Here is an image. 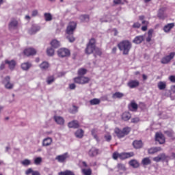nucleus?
<instances>
[{
    "instance_id": "423d86ee",
    "label": "nucleus",
    "mask_w": 175,
    "mask_h": 175,
    "mask_svg": "<svg viewBox=\"0 0 175 175\" xmlns=\"http://www.w3.org/2000/svg\"><path fill=\"white\" fill-rule=\"evenodd\" d=\"M57 54L62 58L69 57L70 55V51L68 49L62 48L57 51Z\"/></svg>"
},
{
    "instance_id": "680f3d73",
    "label": "nucleus",
    "mask_w": 175,
    "mask_h": 175,
    "mask_svg": "<svg viewBox=\"0 0 175 175\" xmlns=\"http://www.w3.org/2000/svg\"><path fill=\"white\" fill-rule=\"evenodd\" d=\"M70 90H75L76 88V85L75 83H71L69 85Z\"/></svg>"
},
{
    "instance_id": "e433bc0d",
    "label": "nucleus",
    "mask_w": 175,
    "mask_h": 175,
    "mask_svg": "<svg viewBox=\"0 0 175 175\" xmlns=\"http://www.w3.org/2000/svg\"><path fill=\"white\" fill-rule=\"evenodd\" d=\"M174 27V23H169L164 27V31L165 32H170V29Z\"/></svg>"
},
{
    "instance_id": "c03bdc74",
    "label": "nucleus",
    "mask_w": 175,
    "mask_h": 175,
    "mask_svg": "<svg viewBox=\"0 0 175 175\" xmlns=\"http://www.w3.org/2000/svg\"><path fill=\"white\" fill-rule=\"evenodd\" d=\"M82 173L84 175H91V174H92V170H91V168L82 169Z\"/></svg>"
},
{
    "instance_id": "5fc2aeb1",
    "label": "nucleus",
    "mask_w": 175,
    "mask_h": 175,
    "mask_svg": "<svg viewBox=\"0 0 175 175\" xmlns=\"http://www.w3.org/2000/svg\"><path fill=\"white\" fill-rule=\"evenodd\" d=\"M41 162H42V159L40 157H37L34 160L35 165H40Z\"/></svg>"
},
{
    "instance_id": "79ce46f5",
    "label": "nucleus",
    "mask_w": 175,
    "mask_h": 175,
    "mask_svg": "<svg viewBox=\"0 0 175 175\" xmlns=\"http://www.w3.org/2000/svg\"><path fill=\"white\" fill-rule=\"evenodd\" d=\"M117 167L118 170H122V172H126V167L121 163H118Z\"/></svg>"
},
{
    "instance_id": "cd10ccee",
    "label": "nucleus",
    "mask_w": 175,
    "mask_h": 175,
    "mask_svg": "<svg viewBox=\"0 0 175 175\" xmlns=\"http://www.w3.org/2000/svg\"><path fill=\"white\" fill-rule=\"evenodd\" d=\"M137 104L135 102H131L129 105V109L131 110V111H136V110H137Z\"/></svg>"
},
{
    "instance_id": "412c9836",
    "label": "nucleus",
    "mask_w": 175,
    "mask_h": 175,
    "mask_svg": "<svg viewBox=\"0 0 175 175\" xmlns=\"http://www.w3.org/2000/svg\"><path fill=\"white\" fill-rule=\"evenodd\" d=\"M133 146L134 148L138 150L139 148H142L143 147V142L142 140H135L133 142Z\"/></svg>"
},
{
    "instance_id": "2eb2a0df",
    "label": "nucleus",
    "mask_w": 175,
    "mask_h": 175,
    "mask_svg": "<svg viewBox=\"0 0 175 175\" xmlns=\"http://www.w3.org/2000/svg\"><path fill=\"white\" fill-rule=\"evenodd\" d=\"M99 154V149L92 147L88 152V155L91 158H94V157H96Z\"/></svg>"
},
{
    "instance_id": "bb28decb",
    "label": "nucleus",
    "mask_w": 175,
    "mask_h": 175,
    "mask_svg": "<svg viewBox=\"0 0 175 175\" xmlns=\"http://www.w3.org/2000/svg\"><path fill=\"white\" fill-rule=\"evenodd\" d=\"M157 17H159L160 20L165 19V8L159 9V12L157 14Z\"/></svg>"
},
{
    "instance_id": "72a5a7b5",
    "label": "nucleus",
    "mask_w": 175,
    "mask_h": 175,
    "mask_svg": "<svg viewBox=\"0 0 175 175\" xmlns=\"http://www.w3.org/2000/svg\"><path fill=\"white\" fill-rule=\"evenodd\" d=\"M49 66H50V65L46 62H43L40 65V69H42V70H46L49 69Z\"/></svg>"
},
{
    "instance_id": "e2e57ef3",
    "label": "nucleus",
    "mask_w": 175,
    "mask_h": 175,
    "mask_svg": "<svg viewBox=\"0 0 175 175\" xmlns=\"http://www.w3.org/2000/svg\"><path fill=\"white\" fill-rule=\"evenodd\" d=\"M31 16H32L33 17H36V16H38V10H33V11L32 12Z\"/></svg>"
},
{
    "instance_id": "c756f323",
    "label": "nucleus",
    "mask_w": 175,
    "mask_h": 175,
    "mask_svg": "<svg viewBox=\"0 0 175 175\" xmlns=\"http://www.w3.org/2000/svg\"><path fill=\"white\" fill-rule=\"evenodd\" d=\"M123 96L124 94L120 92H116L112 95L113 99H121V98H123Z\"/></svg>"
},
{
    "instance_id": "a878e982",
    "label": "nucleus",
    "mask_w": 175,
    "mask_h": 175,
    "mask_svg": "<svg viewBox=\"0 0 175 175\" xmlns=\"http://www.w3.org/2000/svg\"><path fill=\"white\" fill-rule=\"evenodd\" d=\"M5 64L8 65L9 68L11 70H13L14 68H16V61L14 60H5Z\"/></svg>"
},
{
    "instance_id": "bf43d9fd",
    "label": "nucleus",
    "mask_w": 175,
    "mask_h": 175,
    "mask_svg": "<svg viewBox=\"0 0 175 175\" xmlns=\"http://www.w3.org/2000/svg\"><path fill=\"white\" fill-rule=\"evenodd\" d=\"M114 5H121L122 0H113Z\"/></svg>"
},
{
    "instance_id": "864d4df0",
    "label": "nucleus",
    "mask_w": 175,
    "mask_h": 175,
    "mask_svg": "<svg viewBox=\"0 0 175 175\" xmlns=\"http://www.w3.org/2000/svg\"><path fill=\"white\" fill-rule=\"evenodd\" d=\"M112 158L113 159H115V161H117V159L120 158V153H118V152H113L112 154Z\"/></svg>"
},
{
    "instance_id": "f3484780",
    "label": "nucleus",
    "mask_w": 175,
    "mask_h": 175,
    "mask_svg": "<svg viewBox=\"0 0 175 175\" xmlns=\"http://www.w3.org/2000/svg\"><path fill=\"white\" fill-rule=\"evenodd\" d=\"M159 151H162L161 147H152L148 150V154L152 155L157 154V152H159Z\"/></svg>"
},
{
    "instance_id": "c9c22d12",
    "label": "nucleus",
    "mask_w": 175,
    "mask_h": 175,
    "mask_svg": "<svg viewBox=\"0 0 175 175\" xmlns=\"http://www.w3.org/2000/svg\"><path fill=\"white\" fill-rule=\"evenodd\" d=\"M31 66H32V65L28 62L23 63L21 64V68H22L23 70H28V69H29V68H31Z\"/></svg>"
},
{
    "instance_id": "49530a36",
    "label": "nucleus",
    "mask_w": 175,
    "mask_h": 175,
    "mask_svg": "<svg viewBox=\"0 0 175 175\" xmlns=\"http://www.w3.org/2000/svg\"><path fill=\"white\" fill-rule=\"evenodd\" d=\"M164 133L167 135L168 137H173L174 135V131H173V130H168V131H164Z\"/></svg>"
},
{
    "instance_id": "1a4fd4ad",
    "label": "nucleus",
    "mask_w": 175,
    "mask_h": 175,
    "mask_svg": "<svg viewBox=\"0 0 175 175\" xmlns=\"http://www.w3.org/2000/svg\"><path fill=\"white\" fill-rule=\"evenodd\" d=\"M69 158V154L66 152L63 154L58 155L55 157L56 161H59L60 163H64L66 162V159Z\"/></svg>"
},
{
    "instance_id": "6e6552de",
    "label": "nucleus",
    "mask_w": 175,
    "mask_h": 175,
    "mask_svg": "<svg viewBox=\"0 0 175 175\" xmlns=\"http://www.w3.org/2000/svg\"><path fill=\"white\" fill-rule=\"evenodd\" d=\"M3 83L5 85V88L7 90H13L14 85L10 83V77L9 76L5 77L3 81Z\"/></svg>"
},
{
    "instance_id": "4d7b16f0",
    "label": "nucleus",
    "mask_w": 175,
    "mask_h": 175,
    "mask_svg": "<svg viewBox=\"0 0 175 175\" xmlns=\"http://www.w3.org/2000/svg\"><path fill=\"white\" fill-rule=\"evenodd\" d=\"M139 121H140V119H139V118H134L131 119V122H133V124H137Z\"/></svg>"
},
{
    "instance_id": "8fccbe9b",
    "label": "nucleus",
    "mask_w": 175,
    "mask_h": 175,
    "mask_svg": "<svg viewBox=\"0 0 175 175\" xmlns=\"http://www.w3.org/2000/svg\"><path fill=\"white\" fill-rule=\"evenodd\" d=\"M158 88L160 90H165V88H166V83H165L164 82L160 81L158 83Z\"/></svg>"
},
{
    "instance_id": "2f4dec72",
    "label": "nucleus",
    "mask_w": 175,
    "mask_h": 175,
    "mask_svg": "<svg viewBox=\"0 0 175 175\" xmlns=\"http://www.w3.org/2000/svg\"><path fill=\"white\" fill-rule=\"evenodd\" d=\"M142 164L144 165V166L151 165V159L148 157L144 158L142 161Z\"/></svg>"
},
{
    "instance_id": "3c124183",
    "label": "nucleus",
    "mask_w": 175,
    "mask_h": 175,
    "mask_svg": "<svg viewBox=\"0 0 175 175\" xmlns=\"http://www.w3.org/2000/svg\"><path fill=\"white\" fill-rule=\"evenodd\" d=\"M104 138L105 139L106 142L108 143H110L111 142V135L109 134V133H107L104 135Z\"/></svg>"
},
{
    "instance_id": "ddd939ff",
    "label": "nucleus",
    "mask_w": 175,
    "mask_h": 175,
    "mask_svg": "<svg viewBox=\"0 0 175 175\" xmlns=\"http://www.w3.org/2000/svg\"><path fill=\"white\" fill-rule=\"evenodd\" d=\"M127 85L129 88H137V87H139L140 85V82L137 80H130L127 83Z\"/></svg>"
},
{
    "instance_id": "a19ab883",
    "label": "nucleus",
    "mask_w": 175,
    "mask_h": 175,
    "mask_svg": "<svg viewBox=\"0 0 175 175\" xmlns=\"http://www.w3.org/2000/svg\"><path fill=\"white\" fill-rule=\"evenodd\" d=\"M90 103L92 106L99 105V103H100V100L99 98H93L90 100Z\"/></svg>"
},
{
    "instance_id": "052dcab7",
    "label": "nucleus",
    "mask_w": 175,
    "mask_h": 175,
    "mask_svg": "<svg viewBox=\"0 0 175 175\" xmlns=\"http://www.w3.org/2000/svg\"><path fill=\"white\" fill-rule=\"evenodd\" d=\"M170 81H172V83H175V76L174 75H171L169 77Z\"/></svg>"
},
{
    "instance_id": "9b49d317",
    "label": "nucleus",
    "mask_w": 175,
    "mask_h": 175,
    "mask_svg": "<svg viewBox=\"0 0 175 175\" xmlns=\"http://www.w3.org/2000/svg\"><path fill=\"white\" fill-rule=\"evenodd\" d=\"M18 27V21L16 19H12L9 23L8 28L10 31H13V29H17Z\"/></svg>"
},
{
    "instance_id": "4be33fe9",
    "label": "nucleus",
    "mask_w": 175,
    "mask_h": 175,
    "mask_svg": "<svg viewBox=\"0 0 175 175\" xmlns=\"http://www.w3.org/2000/svg\"><path fill=\"white\" fill-rule=\"evenodd\" d=\"M40 31V26H38V25H33L31 27V28L30 29V30L29 31V33H30V35H33L35 34L36 32Z\"/></svg>"
},
{
    "instance_id": "20e7f679",
    "label": "nucleus",
    "mask_w": 175,
    "mask_h": 175,
    "mask_svg": "<svg viewBox=\"0 0 175 175\" xmlns=\"http://www.w3.org/2000/svg\"><path fill=\"white\" fill-rule=\"evenodd\" d=\"M96 47V40L92 38L90 40L85 49V54H92Z\"/></svg>"
},
{
    "instance_id": "f257e3e1",
    "label": "nucleus",
    "mask_w": 175,
    "mask_h": 175,
    "mask_svg": "<svg viewBox=\"0 0 175 175\" xmlns=\"http://www.w3.org/2000/svg\"><path fill=\"white\" fill-rule=\"evenodd\" d=\"M77 24L75 22H71L68 25L66 30V38L70 43H73L76 39L73 36L75 29H76Z\"/></svg>"
},
{
    "instance_id": "b1692460",
    "label": "nucleus",
    "mask_w": 175,
    "mask_h": 175,
    "mask_svg": "<svg viewBox=\"0 0 175 175\" xmlns=\"http://www.w3.org/2000/svg\"><path fill=\"white\" fill-rule=\"evenodd\" d=\"M132 117V115L129 112H124L122 114V120L123 121H129Z\"/></svg>"
},
{
    "instance_id": "f704fd0d",
    "label": "nucleus",
    "mask_w": 175,
    "mask_h": 175,
    "mask_svg": "<svg viewBox=\"0 0 175 175\" xmlns=\"http://www.w3.org/2000/svg\"><path fill=\"white\" fill-rule=\"evenodd\" d=\"M75 136L77 137H79V139H81V137H83V136H84V131H83V129L77 130L75 132Z\"/></svg>"
},
{
    "instance_id": "a211bd4d",
    "label": "nucleus",
    "mask_w": 175,
    "mask_h": 175,
    "mask_svg": "<svg viewBox=\"0 0 175 175\" xmlns=\"http://www.w3.org/2000/svg\"><path fill=\"white\" fill-rule=\"evenodd\" d=\"M52 143H53V138L48 137L43 139L42 147H49V146H51Z\"/></svg>"
},
{
    "instance_id": "9d476101",
    "label": "nucleus",
    "mask_w": 175,
    "mask_h": 175,
    "mask_svg": "<svg viewBox=\"0 0 175 175\" xmlns=\"http://www.w3.org/2000/svg\"><path fill=\"white\" fill-rule=\"evenodd\" d=\"M167 158H169V157L166 156L165 153H161L159 154L157 157H154L153 161L154 162H161V161L162 162H165V161L167 159Z\"/></svg>"
},
{
    "instance_id": "c85d7f7f",
    "label": "nucleus",
    "mask_w": 175,
    "mask_h": 175,
    "mask_svg": "<svg viewBox=\"0 0 175 175\" xmlns=\"http://www.w3.org/2000/svg\"><path fill=\"white\" fill-rule=\"evenodd\" d=\"M130 166H132V167H134L135 169L139 167L140 166V164L135 159H133L129 161Z\"/></svg>"
},
{
    "instance_id": "58836bf2",
    "label": "nucleus",
    "mask_w": 175,
    "mask_h": 175,
    "mask_svg": "<svg viewBox=\"0 0 175 175\" xmlns=\"http://www.w3.org/2000/svg\"><path fill=\"white\" fill-rule=\"evenodd\" d=\"M44 18L45 21H51V20H53V15L50 13L46 12L44 14Z\"/></svg>"
},
{
    "instance_id": "37998d69",
    "label": "nucleus",
    "mask_w": 175,
    "mask_h": 175,
    "mask_svg": "<svg viewBox=\"0 0 175 175\" xmlns=\"http://www.w3.org/2000/svg\"><path fill=\"white\" fill-rule=\"evenodd\" d=\"M59 175H75V172L70 170H66L59 172Z\"/></svg>"
},
{
    "instance_id": "dca6fc26",
    "label": "nucleus",
    "mask_w": 175,
    "mask_h": 175,
    "mask_svg": "<svg viewBox=\"0 0 175 175\" xmlns=\"http://www.w3.org/2000/svg\"><path fill=\"white\" fill-rule=\"evenodd\" d=\"M25 55L29 57V55H35L36 54V50L33 48H28L24 51Z\"/></svg>"
},
{
    "instance_id": "a18cd8bd",
    "label": "nucleus",
    "mask_w": 175,
    "mask_h": 175,
    "mask_svg": "<svg viewBox=\"0 0 175 175\" xmlns=\"http://www.w3.org/2000/svg\"><path fill=\"white\" fill-rule=\"evenodd\" d=\"M87 74V69L80 68L78 70V75L79 76H84V75Z\"/></svg>"
},
{
    "instance_id": "393cba45",
    "label": "nucleus",
    "mask_w": 175,
    "mask_h": 175,
    "mask_svg": "<svg viewBox=\"0 0 175 175\" xmlns=\"http://www.w3.org/2000/svg\"><path fill=\"white\" fill-rule=\"evenodd\" d=\"M91 134L93 136L94 139H95V140H96V142L99 143L100 140H99V137H98V129H92L91 130Z\"/></svg>"
},
{
    "instance_id": "13d9d810",
    "label": "nucleus",
    "mask_w": 175,
    "mask_h": 175,
    "mask_svg": "<svg viewBox=\"0 0 175 175\" xmlns=\"http://www.w3.org/2000/svg\"><path fill=\"white\" fill-rule=\"evenodd\" d=\"M33 173V170H32V168H29L27 170H26L25 172V174L28 175V174H32Z\"/></svg>"
},
{
    "instance_id": "39448f33",
    "label": "nucleus",
    "mask_w": 175,
    "mask_h": 175,
    "mask_svg": "<svg viewBox=\"0 0 175 175\" xmlns=\"http://www.w3.org/2000/svg\"><path fill=\"white\" fill-rule=\"evenodd\" d=\"M74 83L77 84H88L90 83V79L84 76H79L74 78Z\"/></svg>"
},
{
    "instance_id": "4468645a",
    "label": "nucleus",
    "mask_w": 175,
    "mask_h": 175,
    "mask_svg": "<svg viewBox=\"0 0 175 175\" xmlns=\"http://www.w3.org/2000/svg\"><path fill=\"white\" fill-rule=\"evenodd\" d=\"M54 121L57 124V125H64L65 124V119L59 116H55L53 117Z\"/></svg>"
},
{
    "instance_id": "6ab92c4d",
    "label": "nucleus",
    "mask_w": 175,
    "mask_h": 175,
    "mask_svg": "<svg viewBox=\"0 0 175 175\" xmlns=\"http://www.w3.org/2000/svg\"><path fill=\"white\" fill-rule=\"evenodd\" d=\"M68 128H73L74 129H77L80 126L79 124V121L77 120H72L68 124Z\"/></svg>"
},
{
    "instance_id": "f03ea898",
    "label": "nucleus",
    "mask_w": 175,
    "mask_h": 175,
    "mask_svg": "<svg viewBox=\"0 0 175 175\" xmlns=\"http://www.w3.org/2000/svg\"><path fill=\"white\" fill-rule=\"evenodd\" d=\"M118 47L120 51H123L124 55H128L132 49V44L129 40H123L118 44Z\"/></svg>"
},
{
    "instance_id": "4c0bfd02",
    "label": "nucleus",
    "mask_w": 175,
    "mask_h": 175,
    "mask_svg": "<svg viewBox=\"0 0 175 175\" xmlns=\"http://www.w3.org/2000/svg\"><path fill=\"white\" fill-rule=\"evenodd\" d=\"M51 44L53 49H58L60 46L59 42L57 40H52Z\"/></svg>"
},
{
    "instance_id": "473e14b6",
    "label": "nucleus",
    "mask_w": 175,
    "mask_h": 175,
    "mask_svg": "<svg viewBox=\"0 0 175 175\" xmlns=\"http://www.w3.org/2000/svg\"><path fill=\"white\" fill-rule=\"evenodd\" d=\"M152 33H154V29H149L148 31V37L146 38V42H151V39H152Z\"/></svg>"
},
{
    "instance_id": "7ed1b4c3",
    "label": "nucleus",
    "mask_w": 175,
    "mask_h": 175,
    "mask_svg": "<svg viewBox=\"0 0 175 175\" xmlns=\"http://www.w3.org/2000/svg\"><path fill=\"white\" fill-rule=\"evenodd\" d=\"M114 132L118 139H122V137L129 135V132H131V127H124L122 130L119 128H116Z\"/></svg>"
},
{
    "instance_id": "603ef678",
    "label": "nucleus",
    "mask_w": 175,
    "mask_h": 175,
    "mask_svg": "<svg viewBox=\"0 0 175 175\" xmlns=\"http://www.w3.org/2000/svg\"><path fill=\"white\" fill-rule=\"evenodd\" d=\"M47 55H49V57H51L54 55V49L53 48H49L46 50Z\"/></svg>"
},
{
    "instance_id": "69168bd1",
    "label": "nucleus",
    "mask_w": 175,
    "mask_h": 175,
    "mask_svg": "<svg viewBox=\"0 0 175 175\" xmlns=\"http://www.w3.org/2000/svg\"><path fill=\"white\" fill-rule=\"evenodd\" d=\"M142 24H143V25L147 26L149 24V23H148V21L144 20V21H142Z\"/></svg>"
},
{
    "instance_id": "f8f14e48",
    "label": "nucleus",
    "mask_w": 175,
    "mask_h": 175,
    "mask_svg": "<svg viewBox=\"0 0 175 175\" xmlns=\"http://www.w3.org/2000/svg\"><path fill=\"white\" fill-rule=\"evenodd\" d=\"M135 153H133V152H122L120 154V159L124 161V159H128V158H131V157H133Z\"/></svg>"
},
{
    "instance_id": "5701e85b",
    "label": "nucleus",
    "mask_w": 175,
    "mask_h": 175,
    "mask_svg": "<svg viewBox=\"0 0 175 175\" xmlns=\"http://www.w3.org/2000/svg\"><path fill=\"white\" fill-rule=\"evenodd\" d=\"M144 40V36H136L134 40H133V43H135V44H140Z\"/></svg>"
},
{
    "instance_id": "0eeeda50",
    "label": "nucleus",
    "mask_w": 175,
    "mask_h": 175,
    "mask_svg": "<svg viewBox=\"0 0 175 175\" xmlns=\"http://www.w3.org/2000/svg\"><path fill=\"white\" fill-rule=\"evenodd\" d=\"M175 57V52H172L170 53V55L165 56L161 59V64H169L172 59H173Z\"/></svg>"
},
{
    "instance_id": "7c9ffc66",
    "label": "nucleus",
    "mask_w": 175,
    "mask_h": 175,
    "mask_svg": "<svg viewBox=\"0 0 175 175\" xmlns=\"http://www.w3.org/2000/svg\"><path fill=\"white\" fill-rule=\"evenodd\" d=\"M79 19L81 23H88L90 21V16L88 15H81Z\"/></svg>"
},
{
    "instance_id": "774afa93",
    "label": "nucleus",
    "mask_w": 175,
    "mask_h": 175,
    "mask_svg": "<svg viewBox=\"0 0 175 175\" xmlns=\"http://www.w3.org/2000/svg\"><path fill=\"white\" fill-rule=\"evenodd\" d=\"M142 31H147V25H144L142 27Z\"/></svg>"
},
{
    "instance_id": "aec40b11",
    "label": "nucleus",
    "mask_w": 175,
    "mask_h": 175,
    "mask_svg": "<svg viewBox=\"0 0 175 175\" xmlns=\"http://www.w3.org/2000/svg\"><path fill=\"white\" fill-rule=\"evenodd\" d=\"M156 141L159 142V144H163L165 143V136L161 133H156Z\"/></svg>"
},
{
    "instance_id": "09e8293b",
    "label": "nucleus",
    "mask_w": 175,
    "mask_h": 175,
    "mask_svg": "<svg viewBox=\"0 0 175 175\" xmlns=\"http://www.w3.org/2000/svg\"><path fill=\"white\" fill-rule=\"evenodd\" d=\"M21 164L23 166H29V165H31V160L26 159L21 161Z\"/></svg>"
},
{
    "instance_id": "ea45409f",
    "label": "nucleus",
    "mask_w": 175,
    "mask_h": 175,
    "mask_svg": "<svg viewBox=\"0 0 175 175\" xmlns=\"http://www.w3.org/2000/svg\"><path fill=\"white\" fill-rule=\"evenodd\" d=\"M54 81H55V78L54 77V76H49L46 78V83L48 85H50V84H53V83H54Z\"/></svg>"
},
{
    "instance_id": "338daca9",
    "label": "nucleus",
    "mask_w": 175,
    "mask_h": 175,
    "mask_svg": "<svg viewBox=\"0 0 175 175\" xmlns=\"http://www.w3.org/2000/svg\"><path fill=\"white\" fill-rule=\"evenodd\" d=\"M31 175H40V172L38 171H33V174Z\"/></svg>"
},
{
    "instance_id": "0e129e2a",
    "label": "nucleus",
    "mask_w": 175,
    "mask_h": 175,
    "mask_svg": "<svg viewBox=\"0 0 175 175\" xmlns=\"http://www.w3.org/2000/svg\"><path fill=\"white\" fill-rule=\"evenodd\" d=\"M145 18H146V16H144V15H142L139 16V20H140L141 21H144Z\"/></svg>"
},
{
    "instance_id": "de8ad7c7",
    "label": "nucleus",
    "mask_w": 175,
    "mask_h": 175,
    "mask_svg": "<svg viewBox=\"0 0 175 175\" xmlns=\"http://www.w3.org/2000/svg\"><path fill=\"white\" fill-rule=\"evenodd\" d=\"M94 57H96V55H102V51L99 48H95L94 50Z\"/></svg>"
},
{
    "instance_id": "6e6d98bb",
    "label": "nucleus",
    "mask_w": 175,
    "mask_h": 175,
    "mask_svg": "<svg viewBox=\"0 0 175 175\" xmlns=\"http://www.w3.org/2000/svg\"><path fill=\"white\" fill-rule=\"evenodd\" d=\"M142 27V25L139 22H136L133 25V28H140Z\"/></svg>"
}]
</instances>
